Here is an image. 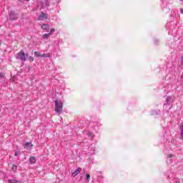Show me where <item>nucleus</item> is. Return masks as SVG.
<instances>
[{
    "label": "nucleus",
    "instance_id": "nucleus-1",
    "mask_svg": "<svg viewBox=\"0 0 183 183\" xmlns=\"http://www.w3.org/2000/svg\"><path fill=\"white\" fill-rule=\"evenodd\" d=\"M16 59H19L20 61L25 62L28 58V54H25L24 50H21L19 53L16 54Z\"/></svg>",
    "mask_w": 183,
    "mask_h": 183
},
{
    "label": "nucleus",
    "instance_id": "nucleus-2",
    "mask_svg": "<svg viewBox=\"0 0 183 183\" xmlns=\"http://www.w3.org/2000/svg\"><path fill=\"white\" fill-rule=\"evenodd\" d=\"M55 111L58 112V114H61L62 112L63 104L62 102H59V100H55Z\"/></svg>",
    "mask_w": 183,
    "mask_h": 183
},
{
    "label": "nucleus",
    "instance_id": "nucleus-3",
    "mask_svg": "<svg viewBox=\"0 0 183 183\" xmlns=\"http://www.w3.org/2000/svg\"><path fill=\"white\" fill-rule=\"evenodd\" d=\"M81 167H79L76 169L75 172H74L72 174H71V177H76L78 175V174H79V172H81Z\"/></svg>",
    "mask_w": 183,
    "mask_h": 183
},
{
    "label": "nucleus",
    "instance_id": "nucleus-4",
    "mask_svg": "<svg viewBox=\"0 0 183 183\" xmlns=\"http://www.w3.org/2000/svg\"><path fill=\"white\" fill-rule=\"evenodd\" d=\"M47 16L44 13H41L39 16V21H44V19H46Z\"/></svg>",
    "mask_w": 183,
    "mask_h": 183
},
{
    "label": "nucleus",
    "instance_id": "nucleus-5",
    "mask_svg": "<svg viewBox=\"0 0 183 183\" xmlns=\"http://www.w3.org/2000/svg\"><path fill=\"white\" fill-rule=\"evenodd\" d=\"M30 162H31V164H35V162H36V159L35 158V157H30Z\"/></svg>",
    "mask_w": 183,
    "mask_h": 183
},
{
    "label": "nucleus",
    "instance_id": "nucleus-6",
    "mask_svg": "<svg viewBox=\"0 0 183 183\" xmlns=\"http://www.w3.org/2000/svg\"><path fill=\"white\" fill-rule=\"evenodd\" d=\"M42 29H44L45 31H47V29H49V26L48 24H43L41 26Z\"/></svg>",
    "mask_w": 183,
    "mask_h": 183
},
{
    "label": "nucleus",
    "instance_id": "nucleus-7",
    "mask_svg": "<svg viewBox=\"0 0 183 183\" xmlns=\"http://www.w3.org/2000/svg\"><path fill=\"white\" fill-rule=\"evenodd\" d=\"M9 183H22L21 181L19 180H15V179H10L9 180Z\"/></svg>",
    "mask_w": 183,
    "mask_h": 183
},
{
    "label": "nucleus",
    "instance_id": "nucleus-8",
    "mask_svg": "<svg viewBox=\"0 0 183 183\" xmlns=\"http://www.w3.org/2000/svg\"><path fill=\"white\" fill-rule=\"evenodd\" d=\"M180 130H181V139H183V123L180 125Z\"/></svg>",
    "mask_w": 183,
    "mask_h": 183
},
{
    "label": "nucleus",
    "instance_id": "nucleus-9",
    "mask_svg": "<svg viewBox=\"0 0 183 183\" xmlns=\"http://www.w3.org/2000/svg\"><path fill=\"white\" fill-rule=\"evenodd\" d=\"M11 169L12 171H14V172H16V169H18V167H16V165L15 164H12Z\"/></svg>",
    "mask_w": 183,
    "mask_h": 183
},
{
    "label": "nucleus",
    "instance_id": "nucleus-10",
    "mask_svg": "<svg viewBox=\"0 0 183 183\" xmlns=\"http://www.w3.org/2000/svg\"><path fill=\"white\" fill-rule=\"evenodd\" d=\"M31 147H34V145L31 142H26L25 144V147H26V148H29V147H31Z\"/></svg>",
    "mask_w": 183,
    "mask_h": 183
},
{
    "label": "nucleus",
    "instance_id": "nucleus-11",
    "mask_svg": "<svg viewBox=\"0 0 183 183\" xmlns=\"http://www.w3.org/2000/svg\"><path fill=\"white\" fill-rule=\"evenodd\" d=\"M34 54L35 55V56H37V58L41 56V53H39V51H34Z\"/></svg>",
    "mask_w": 183,
    "mask_h": 183
},
{
    "label": "nucleus",
    "instance_id": "nucleus-12",
    "mask_svg": "<svg viewBox=\"0 0 183 183\" xmlns=\"http://www.w3.org/2000/svg\"><path fill=\"white\" fill-rule=\"evenodd\" d=\"M51 34H45L43 35V38H48Z\"/></svg>",
    "mask_w": 183,
    "mask_h": 183
},
{
    "label": "nucleus",
    "instance_id": "nucleus-13",
    "mask_svg": "<svg viewBox=\"0 0 183 183\" xmlns=\"http://www.w3.org/2000/svg\"><path fill=\"white\" fill-rule=\"evenodd\" d=\"M29 59L31 61V62H34V61H35V59L32 56H29Z\"/></svg>",
    "mask_w": 183,
    "mask_h": 183
},
{
    "label": "nucleus",
    "instance_id": "nucleus-14",
    "mask_svg": "<svg viewBox=\"0 0 183 183\" xmlns=\"http://www.w3.org/2000/svg\"><path fill=\"white\" fill-rule=\"evenodd\" d=\"M86 179H87V181H89V179H91V175L90 174H86Z\"/></svg>",
    "mask_w": 183,
    "mask_h": 183
},
{
    "label": "nucleus",
    "instance_id": "nucleus-15",
    "mask_svg": "<svg viewBox=\"0 0 183 183\" xmlns=\"http://www.w3.org/2000/svg\"><path fill=\"white\" fill-rule=\"evenodd\" d=\"M54 32H55V29H51V30H50V35H51V34H54Z\"/></svg>",
    "mask_w": 183,
    "mask_h": 183
},
{
    "label": "nucleus",
    "instance_id": "nucleus-16",
    "mask_svg": "<svg viewBox=\"0 0 183 183\" xmlns=\"http://www.w3.org/2000/svg\"><path fill=\"white\" fill-rule=\"evenodd\" d=\"M4 76H5V74L0 73V78H4Z\"/></svg>",
    "mask_w": 183,
    "mask_h": 183
},
{
    "label": "nucleus",
    "instance_id": "nucleus-17",
    "mask_svg": "<svg viewBox=\"0 0 183 183\" xmlns=\"http://www.w3.org/2000/svg\"><path fill=\"white\" fill-rule=\"evenodd\" d=\"M89 137H91L92 138H94V134H92V133L89 132Z\"/></svg>",
    "mask_w": 183,
    "mask_h": 183
},
{
    "label": "nucleus",
    "instance_id": "nucleus-18",
    "mask_svg": "<svg viewBox=\"0 0 183 183\" xmlns=\"http://www.w3.org/2000/svg\"><path fill=\"white\" fill-rule=\"evenodd\" d=\"M41 56H42L44 58V57L46 56V54H41Z\"/></svg>",
    "mask_w": 183,
    "mask_h": 183
},
{
    "label": "nucleus",
    "instance_id": "nucleus-19",
    "mask_svg": "<svg viewBox=\"0 0 183 183\" xmlns=\"http://www.w3.org/2000/svg\"><path fill=\"white\" fill-rule=\"evenodd\" d=\"M181 62H182V64L183 65V56L181 58Z\"/></svg>",
    "mask_w": 183,
    "mask_h": 183
},
{
    "label": "nucleus",
    "instance_id": "nucleus-20",
    "mask_svg": "<svg viewBox=\"0 0 183 183\" xmlns=\"http://www.w3.org/2000/svg\"><path fill=\"white\" fill-rule=\"evenodd\" d=\"M14 157H18V152H16V153L14 154Z\"/></svg>",
    "mask_w": 183,
    "mask_h": 183
},
{
    "label": "nucleus",
    "instance_id": "nucleus-21",
    "mask_svg": "<svg viewBox=\"0 0 183 183\" xmlns=\"http://www.w3.org/2000/svg\"><path fill=\"white\" fill-rule=\"evenodd\" d=\"M181 14H183V9L180 10Z\"/></svg>",
    "mask_w": 183,
    "mask_h": 183
},
{
    "label": "nucleus",
    "instance_id": "nucleus-22",
    "mask_svg": "<svg viewBox=\"0 0 183 183\" xmlns=\"http://www.w3.org/2000/svg\"><path fill=\"white\" fill-rule=\"evenodd\" d=\"M169 157H170V158L172 157V154H170V155H169Z\"/></svg>",
    "mask_w": 183,
    "mask_h": 183
}]
</instances>
